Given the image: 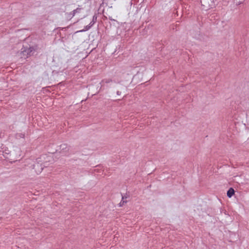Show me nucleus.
<instances>
[{"mask_svg":"<svg viewBox=\"0 0 249 249\" xmlns=\"http://www.w3.org/2000/svg\"><path fill=\"white\" fill-rule=\"evenodd\" d=\"M47 157L46 155H42L41 157L36 160V162L33 165V169L35 170V172L37 174H40L44 167H47L48 164L47 161H43V160H45Z\"/></svg>","mask_w":249,"mask_h":249,"instance_id":"1","label":"nucleus"},{"mask_svg":"<svg viewBox=\"0 0 249 249\" xmlns=\"http://www.w3.org/2000/svg\"><path fill=\"white\" fill-rule=\"evenodd\" d=\"M215 0H201L202 9L205 11L213 7L214 6Z\"/></svg>","mask_w":249,"mask_h":249,"instance_id":"2","label":"nucleus"},{"mask_svg":"<svg viewBox=\"0 0 249 249\" xmlns=\"http://www.w3.org/2000/svg\"><path fill=\"white\" fill-rule=\"evenodd\" d=\"M33 50V49L31 47L28 48L23 47L21 49V51L20 53L21 58L26 59L29 56H31Z\"/></svg>","mask_w":249,"mask_h":249,"instance_id":"3","label":"nucleus"},{"mask_svg":"<svg viewBox=\"0 0 249 249\" xmlns=\"http://www.w3.org/2000/svg\"><path fill=\"white\" fill-rule=\"evenodd\" d=\"M60 153L62 156H68L70 154V147L66 144L60 146Z\"/></svg>","mask_w":249,"mask_h":249,"instance_id":"4","label":"nucleus"},{"mask_svg":"<svg viewBox=\"0 0 249 249\" xmlns=\"http://www.w3.org/2000/svg\"><path fill=\"white\" fill-rule=\"evenodd\" d=\"M81 9H82V8L78 7L76 9L73 10L71 12L68 13V17L70 18H73L75 16V15L76 13H80V11H81Z\"/></svg>","mask_w":249,"mask_h":249,"instance_id":"5","label":"nucleus"},{"mask_svg":"<svg viewBox=\"0 0 249 249\" xmlns=\"http://www.w3.org/2000/svg\"><path fill=\"white\" fill-rule=\"evenodd\" d=\"M234 194V190L232 188H230L227 191V196L229 197H231Z\"/></svg>","mask_w":249,"mask_h":249,"instance_id":"6","label":"nucleus"},{"mask_svg":"<svg viewBox=\"0 0 249 249\" xmlns=\"http://www.w3.org/2000/svg\"><path fill=\"white\" fill-rule=\"evenodd\" d=\"M112 82V80L111 79H105L103 80L100 83V84L103 86L104 83H109L110 82Z\"/></svg>","mask_w":249,"mask_h":249,"instance_id":"7","label":"nucleus"},{"mask_svg":"<svg viewBox=\"0 0 249 249\" xmlns=\"http://www.w3.org/2000/svg\"><path fill=\"white\" fill-rule=\"evenodd\" d=\"M127 201L124 200V197H122V200L119 203L120 207L123 206L124 204L126 203Z\"/></svg>","mask_w":249,"mask_h":249,"instance_id":"8","label":"nucleus"},{"mask_svg":"<svg viewBox=\"0 0 249 249\" xmlns=\"http://www.w3.org/2000/svg\"><path fill=\"white\" fill-rule=\"evenodd\" d=\"M90 28L89 27V26L88 25L84 27V29L81 30H80V31H78L76 32V33H78V32H85L86 31H88L89 30Z\"/></svg>","mask_w":249,"mask_h":249,"instance_id":"9","label":"nucleus"},{"mask_svg":"<svg viewBox=\"0 0 249 249\" xmlns=\"http://www.w3.org/2000/svg\"><path fill=\"white\" fill-rule=\"evenodd\" d=\"M16 137L17 138H24V134H23L22 133H18L16 135Z\"/></svg>","mask_w":249,"mask_h":249,"instance_id":"10","label":"nucleus"},{"mask_svg":"<svg viewBox=\"0 0 249 249\" xmlns=\"http://www.w3.org/2000/svg\"><path fill=\"white\" fill-rule=\"evenodd\" d=\"M96 20H97V17L95 16H94L92 18V20L91 22H92L93 24H94L96 22Z\"/></svg>","mask_w":249,"mask_h":249,"instance_id":"11","label":"nucleus"},{"mask_svg":"<svg viewBox=\"0 0 249 249\" xmlns=\"http://www.w3.org/2000/svg\"><path fill=\"white\" fill-rule=\"evenodd\" d=\"M122 197H124V199H126L127 198H128L129 197V196L127 195L126 194L124 195H122Z\"/></svg>","mask_w":249,"mask_h":249,"instance_id":"12","label":"nucleus"},{"mask_svg":"<svg viewBox=\"0 0 249 249\" xmlns=\"http://www.w3.org/2000/svg\"><path fill=\"white\" fill-rule=\"evenodd\" d=\"M93 25L94 24L92 22H90L88 25L89 26L90 28H91Z\"/></svg>","mask_w":249,"mask_h":249,"instance_id":"13","label":"nucleus"},{"mask_svg":"<svg viewBox=\"0 0 249 249\" xmlns=\"http://www.w3.org/2000/svg\"><path fill=\"white\" fill-rule=\"evenodd\" d=\"M116 93H117V95H120L121 94V92L120 91H117Z\"/></svg>","mask_w":249,"mask_h":249,"instance_id":"14","label":"nucleus"}]
</instances>
